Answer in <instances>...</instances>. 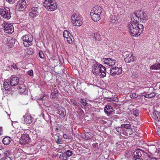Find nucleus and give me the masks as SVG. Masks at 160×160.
Here are the masks:
<instances>
[{
  "instance_id": "13d9d810",
  "label": "nucleus",
  "mask_w": 160,
  "mask_h": 160,
  "mask_svg": "<svg viewBox=\"0 0 160 160\" xmlns=\"http://www.w3.org/2000/svg\"><path fill=\"white\" fill-rule=\"evenodd\" d=\"M58 93V91H57L56 92H52V96H56V94Z\"/></svg>"
},
{
  "instance_id": "3c124183",
  "label": "nucleus",
  "mask_w": 160,
  "mask_h": 160,
  "mask_svg": "<svg viewBox=\"0 0 160 160\" xmlns=\"http://www.w3.org/2000/svg\"><path fill=\"white\" fill-rule=\"evenodd\" d=\"M1 160H12L11 158L8 156H6L2 158Z\"/></svg>"
},
{
  "instance_id": "2f4dec72",
  "label": "nucleus",
  "mask_w": 160,
  "mask_h": 160,
  "mask_svg": "<svg viewBox=\"0 0 160 160\" xmlns=\"http://www.w3.org/2000/svg\"><path fill=\"white\" fill-rule=\"evenodd\" d=\"M111 22L113 24H116L118 22L117 18L116 16H112L111 17Z\"/></svg>"
},
{
  "instance_id": "5701e85b",
  "label": "nucleus",
  "mask_w": 160,
  "mask_h": 160,
  "mask_svg": "<svg viewBox=\"0 0 160 160\" xmlns=\"http://www.w3.org/2000/svg\"><path fill=\"white\" fill-rule=\"evenodd\" d=\"M159 114L160 113L154 110L153 112L152 117L156 120L159 121L160 120V115H159Z\"/></svg>"
},
{
  "instance_id": "bf43d9fd",
  "label": "nucleus",
  "mask_w": 160,
  "mask_h": 160,
  "mask_svg": "<svg viewBox=\"0 0 160 160\" xmlns=\"http://www.w3.org/2000/svg\"><path fill=\"white\" fill-rule=\"evenodd\" d=\"M142 96H143L145 98H149V96L148 95V94L144 95H143Z\"/></svg>"
},
{
  "instance_id": "b1692460",
  "label": "nucleus",
  "mask_w": 160,
  "mask_h": 160,
  "mask_svg": "<svg viewBox=\"0 0 160 160\" xmlns=\"http://www.w3.org/2000/svg\"><path fill=\"white\" fill-rule=\"evenodd\" d=\"M72 22L73 26L78 27L81 26L82 24V22L79 18L78 19L72 20Z\"/></svg>"
},
{
  "instance_id": "a211bd4d",
  "label": "nucleus",
  "mask_w": 160,
  "mask_h": 160,
  "mask_svg": "<svg viewBox=\"0 0 160 160\" xmlns=\"http://www.w3.org/2000/svg\"><path fill=\"white\" fill-rule=\"evenodd\" d=\"M92 72L96 75H99L100 72V64H94L92 67Z\"/></svg>"
},
{
  "instance_id": "1a4fd4ad",
  "label": "nucleus",
  "mask_w": 160,
  "mask_h": 160,
  "mask_svg": "<svg viewBox=\"0 0 160 160\" xmlns=\"http://www.w3.org/2000/svg\"><path fill=\"white\" fill-rule=\"evenodd\" d=\"M27 7L26 2L24 0L19 1L16 6V8L19 9V10L23 11Z\"/></svg>"
},
{
  "instance_id": "c03bdc74",
  "label": "nucleus",
  "mask_w": 160,
  "mask_h": 160,
  "mask_svg": "<svg viewBox=\"0 0 160 160\" xmlns=\"http://www.w3.org/2000/svg\"><path fill=\"white\" fill-rule=\"evenodd\" d=\"M133 114L134 115L136 116H138L139 114V111L137 109L133 110Z\"/></svg>"
},
{
  "instance_id": "864d4df0",
  "label": "nucleus",
  "mask_w": 160,
  "mask_h": 160,
  "mask_svg": "<svg viewBox=\"0 0 160 160\" xmlns=\"http://www.w3.org/2000/svg\"><path fill=\"white\" fill-rule=\"evenodd\" d=\"M80 101L81 102L83 106H86L87 104V103L86 102V101L84 99H82Z\"/></svg>"
},
{
  "instance_id": "5fc2aeb1",
  "label": "nucleus",
  "mask_w": 160,
  "mask_h": 160,
  "mask_svg": "<svg viewBox=\"0 0 160 160\" xmlns=\"http://www.w3.org/2000/svg\"><path fill=\"white\" fill-rule=\"evenodd\" d=\"M70 102H71L74 105L76 106L77 105V104L76 103L75 101L73 99H70Z\"/></svg>"
},
{
  "instance_id": "ddd939ff",
  "label": "nucleus",
  "mask_w": 160,
  "mask_h": 160,
  "mask_svg": "<svg viewBox=\"0 0 160 160\" xmlns=\"http://www.w3.org/2000/svg\"><path fill=\"white\" fill-rule=\"evenodd\" d=\"M30 140V138L28 134H23L21 136V138L20 140V142L25 144V143H28Z\"/></svg>"
},
{
  "instance_id": "4c0bfd02",
  "label": "nucleus",
  "mask_w": 160,
  "mask_h": 160,
  "mask_svg": "<svg viewBox=\"0 0 160 160\" xmlns=\"http://www.w3.org/2000/svg\"><path fill=\"white\" fill-rule=\"evenodd\" d=\"M27 52L28 54H29L30 55H32L34 53V51L32 48H29L27 49Z\"/></svg>"
},
{
  "instance_id": "f704fd0d",
  "label": "nucleus",
  "mask_w": 160,
  "mask_h": 160,
  "mask_svg": "<svg viewBox=\"0 0 160 160\" xmlns=\"http://www.w3.org/2000/svg\"><path fill=\"white\" fill-rule=\"evenodd\" d=\"M122 126H123L124 127L127 129H130V130L131 131V132L132 133V130L131 129V124L129 123V124H123L122 125Z\"/></svg>"
},
{
  "instance_id": "f257e3e1",
  "label": "nucleus",
  "mask_w": 160,
  "mask_h": 160,
  "mask_svg": "<svg viewBox=\"0 0 160 160\" xmlns=\"http://www.w3.org/2000/svg\"><path fill=\"white\" fill-rule=\"evenodd\" d=\"M144 27L142 24L131 22L128 25V28L131 35L133 37L140 35L143 31Z\"/></svg>"
},
{
  "instance_id": "774afa93",
  "label": "nucleus",
  "mask_w": 160,
  "mask_h": 160,
  "mask_svg": "<svg viewBox=\"0 0 160 160\" xmlns=\"http://www.w3.org/2000/svg\"><path fill=\"white\" fill-rule=\"evenodd\" d=\"M135 160H143L142 158H136Z\"/></svg>"
},
{
  "instance_id": "f8f14e48",
  "label": "nucleus",
  "mask_w": 160,
  "mask_h": 160,
  "mask_svg": "<svg viewBox=\"0 0 160 160\" xmlns=\"http://www.w3.org/2000/svg\"><path fill=\"white\" fill-rule=\"evenodd\" d=\"M144 153V151L140 149H137L133 153V157L135 158H140Z\"/></svg>"
},
{
  "instance_id": "e2e57ef3",
  "label": "nucleus",
  "mask_w": 160,
  "mask_h": 160,
  "mask_svg": "<svg viewBox=\"0 0 160 160\" xmlns=\"http://www.w3.org/2000/svg\"><path fill=\"white\" fill-rule=\"evenodd\" d=\"M93 12H95L93 10V9H92L91 11V12H90V15H91H91H92V14H93L94 13Z\"/></svg>"
},
{
  "instance_id": "423d86ee",
  "label": "nucleus",
  "mask_w": 160,
  "mask_h": 160,
  "mask_svg": "<svg viewBox=\"0 0 160 160\" xmlns=\"http://www.w3.org/2000/svg\"><path fill=\"white\" fill-rule=\"evenodd\" d=\"M24 79L21 78H18L17 77H15L11 78L10 81V84L12 86H15L18 84L19 85L21 83H24Z\"/></svg>"
},
{
  "instance_id": "7c9ffc66",
  "label": "nucleus",
  "mask_w": 160,
  "mask_h": 160,
  "mask_svg": "<svg viewBox=\"0 0 160 160\" xmlns=\"http://www.w3.org/2000/svg\"><path fill=\"white\" fill-rule=\"evenodd\" d=\"M102 155L101 158L102 159H106L108 157V154L106 153V152L104 150H103L102 151V152L101 154V156Z\"/></svg>"
},
{
  "instance_id": "72a5a7b5",
  "label": "nucleus",
  "mask_w": 160,
  "mask_h": 160,
  "mask_svg": "<svg viewBox=\"0 0 160 160\" xmlns=\"http://www.w3.org/2000/svg\"><path fill=\"white\" fill-rule=\"evenodd\" d=\"M84 138L86 140H88L91 139L92 137V135H91V133L89 132L85 133L84 134Z\"/></svg>"
},
{
  "instance_id": "dca6fc26",
  "label": "nucleus",
  "mask_w": 160,
  "mask_h": 160,
  "mask_svg": "<svg viewBox=\"0 0 160 160\" xmlns=\"http://www.w3.org/2000/svg\"><path fill=\"white\" fill-rule=\"evenodd\" d=\"M24 122L25 124H30L33 121V118L30 115L26 114L23 116Z\"/></svg>"
},
{
  "instance_id": "393cba45",
  "label": "nucleus",
  "mask_w": 160,
  "mask_h": 160,
  "mask_svg": "<svg viewBox=\"0 0 160 160\" xmlns=\"http://www.w3.org/2000/svg\"><path fill=\"white\" fill-rule=\"evenodd\" d=\"M58 113L62 117H64L66 114V111L64 108L61 107L59 108Z\"/></svg>"
},
{
  "instance_id": "9d476101",
  "label": "nucleus",
  "mask_w": 160,
  "mask_h": 160,
  "mask_svg": "<svg viewBox=\"0 0 160 160\" xmlns=\"http://www.w3.org/2000/svg\"><path fill=\"white\" fill-rule=\"evenodd\" d=\"M102 61L104 64L112 66L114 65L116 63V60L111 58H105L102 59Z\"/></svg>"
},
{
  "instance_id": "aec40b11",
  "label": "nucleus",
  "mask_w": 160,
  "mask_h": 160,
  "mask_svg": "<svg viewBox=\"0 0 160 160\" xmlns=\"http://www.w3.org/2000/svg\"><path fill=\"white\" fill-rule=\"evenodd\" d=\"M131 22H134V23H138L137 22H139L138 20L140 21L138 14L137 15L135 13L132 14L131 16Z\"/></svg>"
},
{
  "instance_id": "69168bd1",
  "label": "nucleus",
  "mask_w": 160,
  "mask_h": 160,
  "mask_svg": "<svg viewBox=\"0 0 160 160\" xmlns=\"http://www.w3.org/2000/svg\"><path fill=\"white\" fill-rule=\"evenodd\" d=\"M38 100V101H43V99L42 98V97L39 98Z\"/></svg>"
},
{
  "instance_id": "bb28decb",
  "label": "nucleus",
  "mask_w": 160,
  "mask_h": 160,
  "mask_svg": "<svg viewBox=\"0 0 160 160\" xmlns=\"http://www.w3.org/2000/svg\"><path fill=\"white\" fill-rule=\"evenodd\" d=\"M101 77H104L106 75V69L105 67L101 64Z\"/></svg>"
},
{
  "instance_id": "0e129e2a",
  "label": "nucleus",
  "mask_w": 160,
  "mask_h": 160,
  "mask_svg": "<svg viewBox=\"0 0 160 160\" xmlns=\"http://www.w3.org/2000/svg\"><path fill=\"white\" fill-rule=\"evenodd\" d=\"M158 134L160 137V129L158 130Z\"/></svg>"
},
{
  "instance_id": "7ed1b4c3",
  "label": "nucleus",
  "mask_w": 160,
  "mask_h": 160,
  "mask_svg": "<svg viewBox=\"0 0 160 160\" xmlns=\"http://www.w3.org/2000/svg\"><path fill=\"white\" fill-rule=\"evenodd\" d=\"M23 44L26 47H28L32 44L33 40L32 36L30 34L25 35L22 37Z\"/></svg>"
},
{
  "instance_id": "39448f33",
  "label": "nucleus",
  "mask_w": 160,
  "mask_h": 160,
  "mask_svg": "<svg viewBox=\"0 0 160 160\" xmlns=\"http://www.w3.org/2000/svg\"><path fill=\"white\" fill-rule=\"evenodd\" d=\"M5 32L9 34L12 33L14 32V28L11 23L4 22L2 24Z\"/></svg>"
},
{
  "instance_id": "4be33fe9",
  "label": "nucleus",
  "mask_w": 160,
  "mask_h": 160,
  "mask_svg": "<svg viewBox=\"0 0 160 160\" xmlns=\"http://www.w3.org/2000/svg\"><path fill=\"white\" fill-rule=\"evenodd\" d=\"M11 85L10 84V82L5 81L4 82L3 87L4 88L5 90L7 91H10L11 90Z\"/></svg>"
},
{
  "instance_id": "603ef678",
  "label": "nucleus",
  "mask_w": 160,
  "mask_h": 160,
  "mask_svg": "<svg viewBox=\"0 0 160 160\" xmlns=\"http://www.w3.org/2000/svg\"><path fill=\"white\" fill-rule=\"evenodd\" d=\"M78 112L81 116L84 113V111L80 108L78 109Z\"/></svg>"
},
{
  "instance_id": "2eb2a0df",
  "label": "nucleus",
  "mask_w": 160,
  "mask_h": 160,
  "mask_svg": "<svg viewBox=\"0 0 160 160\" xmlns=\"http://www.w3.org/2000/svg\"><path fill=\"white\" fill-rule=\"evenodd\" d=\"M138 15L140 21L145 22L148 19V16L146 13L142 11H140L138 14Z\"/></svg>"
},
{
  "instance_id": "412c9836",
  "label": "nucleus",
  "mask_w": 160,
  "mask_h": 160,
  "mask_svg": "<svg viewBox=\"0 0 160 160\" xmlns=\"http://www.w3.org/2000/svg\"><path fill=\"white\" fill-rule=\"evenodd\" d=\"M91 15V18L94 22H97L100 20V13H95Z\"/></svg>"
},
{
  "instance_id": "9b49d317",
  "label": "nucleus",
  "mask_w": 160,
  "mask_h": 160,
  "mask_svg": "<svg viewBox=\"0 0 160 160\" xmlns=\"http://www.w3.org/2000/svg\"><path fill=\"white\" fill-rule=\"evenodd\" d=\"M104 112L108 116H110L115 113L112 107L110 105H107L105 107Z\"/></svg>"
},
{
  "instance_id": "37998d69",
  "label": "nucleus",
  "mask_w": 160,
  "mask_h": 160,
  "mask_svg": "<svg viewBox=\"0 0 160 160\" xmlns=\"http://www.w3.org/2000/svg\"><path fill=\"white\" fill-rule=\"evenodd\" d=\"M129 96L132 98H136L138 97V95L136 93H132L130 94Z\"/></svg>"
},
{
  "instance_id": "09e8293b",
  "label": "nucleus",
  "mask_w": 160,
  "mask_h": 160,
  "mask_svg": "<svg viewBox=\"0 0 160 160\" xmlns=\"http://www.w3.org/2000/svg\"><path fill=\"white\" fill-rule=\"evenodd\" d=\"M28 74L30 76H32L33 75V71L32 70H30L27 72Z\"/></svg>"
},
{
  "instance_id": "de8ad7c7",
  "label": "nucleus",
  "mask_w": 160,
  "mask_h": 160,
  "mask_svg": "<svg viewBox=\"0 0 160 160\" xmlns=\"http://www.w3.org/2000/svg\"><path fill=\"white\" fill-rule=\"evenodd\" d=\"M147 156L149 159H145L144 160H156L157 159V158H151L150 155H147Z\"/></svg>"
},
{
  "instance_id": "a18cd8bd",
  "label": "nucleus",
  "mask_w": 160,
  "mask_h": 160,
  "mask_svg": "<svg viewBox=\"0 0 160 160\" xmlns=\"http://www.w3.org/2000/svg\"><path fill=\"white\" fill-rule=\"evenodd\" d=\"M38 55L40 58L43 59L44 58V55L42 51H40L38 53Z\"/></svg>"
},
{
  "instance_id": "0eeeda50",
  "label": "nucleus",
  "mask_w": 160,
  "mask_h": 160,
  "mask_svg": "<svg viewBox=\"0 0 160 160\" xmlns=\"http://www.w3.org/2000/svg\"><path fill=\"white\" fill-rule=\"evenodd\" d=\"M40 12V8L35 7H32L29 10L30 16L34 18L39 15Z\"/></svg>"
},
{
  "instance_id": "20e7f679",
  "label": "nucleus",
  "mask_w": 160,
  "mask_h": 160,
  "mask_svg": "<svg viewBox=\"0 0 160 160\" xmlns=\"http://www.w3.org/2000/svg\"><path fill=\"white\" fill-rule=\"evenodd\" d=\"M11 14L9 8H4L0 9V14L3 18L9 19L11 17Z\"/></svg>"
},
{
  "instance_id": "473e14b6",
  "label": "nucleus",
  "mask_w": 160,
  "mask_h": 160,
  "mask_svg": "<svg viewBox=\"0 0 160 160\" xmlns=\"http://www.w3.org/2000/svg\"><path fill=\"white\" fill-rule=\"evenodd\" d=\"M59 158L62 160H68V157L64 153L61 154L59 156Z\"/></svg>"
},
{
  "instance_id": "c756f323",
  "label": "nucleus",
  "mask_w": 160,
  "mask_h": 160,
  "mask_svg": "<svg viewBox=\"0 0 160 160\" xmlns=\"http://www.w3.org/2000/svg\"><path fill=\"white\" fill-rule=\"evenodd\" d=\"M63 36L64 38H67L68 37L71 36L72 37V35L67 30H65L63 32Z\"/></svg>"
},
{
  "instance_id": "6e6d98bb",
  "label": "nucleus",
  "mask_w": 160,
  "mask_h": 160,
  "mask_svg": "<svg viewBox=\"0 0 160 160\" xmlns=\"http://www.w3.org/2000/svg\"><path fill=\"white\" fill-rule=\"evenodd\" d=\"M10 3L12 4L15 2V1L17 0H6Z\"/></svg>"
},
{
  "instance_id": "4468645a",
  "label": "nucleus",
  "mask_w": 160,
  "mask_h": 160,
  "mask_svg": "<svg viewBox=\"0 0 160 160\" xmlns=\"http://www.w3.org/2000/svg\"><path fill=\"white\" fill-rule=\"evenodd\" d=\"M23 83H21L19 84L17 88V90L18 92L20 94H26L27 92H26L27 90V87Z\"/></svg>"
},
{
  "instance_id": "f3484780",
  "label": "nucleus",
  "mask_w": 160,
  "mask_h": 160,
  "mask_svg": "<svg viewBox=\"0 0 160 160\" xmlns=\"http://www.w3.org/2000/svg\"><path fill=\"white\" fill-rule=\"evenodd\" d=\"M92 72L96 75H99L100 72V64H94L92 67Z\"/></svg>"
},
{
  "instance_id": "79ce46f5",
  "label": "nucleus",
  "mask_w": 160,
  "mask_h": 160,
  "mask_svg": "<svg viewBox=\"0 0 160 160\" xmlns=\"http://www.w3.org/2000/svg\"><path fill=\"white\" fill-rule=\"evenodd\" d=\"M116 131L119 133H121L122 132V128L121 127H118L116 128Z\"/></svg>"
},
{
  "instance_id": "052dcab7",
  "label": "nucleus",
  "mask_w": 160,
  "mask_h": 160,
  "mask_svg": "<svg viewBox=\"0 0 160 160\" xmlns=\"http://www.w3.org/2000/svg\"><path fill=\"white\" fill-rule=\"evenodd\" d=\"M151 93L152 95V97H154L156 95V93L155 92H151Z\"/></svg>"
},
{
  "instance_id": "49530a36",
  "label": "nucleus",
  "mask_w": 160,
  "mask_h": 160,
  "mask_svg": "<svg viewBox=\"0 0 160 160\" xmlns=\"http://www.w3.org/2000/svg\"><path fill=\"white\" fill-rule=\"evenodd\" d=\"M11 67H12L13 68H14L15 70H18V63L17 64H14L13 63L12 65H11Z\"/></svg>"
},
{
  "instance_id": "4d7b16f0",
  "label": "nucleus",
  "mask_w": 160,
  "mask_h": 160,
  "mask_svg": "<svg viewBox=\"0 0 160 160\" xmlns=\"http://www.w3.org/2000/svg\"><path fill=\"white\" fill-rule=\"evenodd\" d=\"M63 138L65 139H69V136L66 134H64L63 135Z\"/></svg>"
},
{
  "instance_id": "c85d7f7f",
  "label": "nucleus",
  "mask_w": 160,
  "mask_h": 160,
  "mask_svg": "<svg viewBox=\"0 0 160 160\" xmlns=\"http://www.w3.org/2000/svg\"><path fill=\"white\" fill-rule=\"evenodd\" d=\"M160 68V63H156L152 65L150 67V69L152 70H157Z\"/></svg>"
},
{
  "instance_id": "680f3d73",
  "label": "nucleus",
  "mask_w": 160,
  "mask_h": 160,
  "mask_svg": "<svg viewBox=\"0 0 160 160\" xmlns=\"http://www.w3.org/2000/svg\"><path fill=\"white\" fill-rule=\"evenodd\" d=\"M93 145L96 148L97 147L98 148V143H96L93 144Z\"/></svg>"
},
{
  "instance_id": "8fccbe9b",
  "label": "nucleus",
  "mask_w": 160,
  "mask_h": 160,
  "mask_svg": "<svg viewBox=\"0 0 160 160\" xmlns=\"http://www.w3.org/2000/svg\"><path fill=\"white\" fill-rule=\"evenodd\" d=\"M11 152L9 151H6L4 152V154L6 156H8L10 155L11 153Z\"/></svg>"
},
{
  "instance_id": "58836bf2",
  "label": "nucleus",
  "mask_w": 160,
  "mask_h": 160,
  "mask_svg": "<svg viewBox=\"0 0 160 160\" xmlns=\"http://www.w3.org/2000/svg\"><path fill=\"white\" fill-rule=\"evenodd\" d=\"M131 153L128 151H126L124 157L125 158H128L131 156Z\"/></svg>"
},
{
  "instance_id": "a878e982",
  "label": "nucleus",
  "mask_w": 160,
  "mask_h": 160,
  "mask_svg": "<svg viewBox=\"0 0 160 160\" xmlns=\"http://www.w3.org/2000/svg\"><path fill=\"white\" fill-rule=\"evenodd\" d=\"M11 141V138L9 137H6L3 138L2 142L4 145L8 144Z\"/></svg>"
},
{
  "instance_id": "338daca9",
  "label": "nucleus",
  "mask_w": 160,
  "mask_h": 160,
  "mask_svg": "<svg viewBox=\"0 0 160 160\" xmlns=\"http://www.w3.org/2000/svg\"><path fill=\"white\" fill-rule=\"evenodd\" d=\"M100 122H101V123H106V121H103V120H101V121H100Z\"/></svg>"
},
{
  "instance_id": "ea45409f",
  "label": "nucleus",
  "mask_w": 160,
  "mask_h": 160,
  "mask_svg": "<svg viewBox=\"0 0 160 160\" xmlns=\"http://www.w3.org/2000/svg\"><path fill=\"white\" fill-rule=\"evenodd\" d=\"M73 38V36L72 35V37L71 36L68 37V38H66L67 39V41L70 44H71L72 43V38Z\"/></svg>"
},
{
  "instance_id": "6ab92c4d",
  "label": "nucleus",
  "mask_w": 160,
  "mask_h": 160,
  "mask_svg": "<svg viewBox=\"0 0 160 160\" xmlns=\"http://www.w3.org/2000/svg\"><path fill=\"white\" fill-rule=\"evenodd\" d=\"M135 58L132 54H129L126 58H125L124 60L126 63H130L133 62L135 60Z\"/></svg>"
},
{
  "instance_id": "e433bc0d",
  "label": "nucleus",
  "mask_w": 160,
  "mask_h": 160,
  "mask_svg": "<svg viewBox=\"0 0 160 160\" xmlns=\"http://www.w3.org/2000/svg\"><path fill=\"white\" fill-rule=\"evenodd\" d=\"M99 7L98 6H95L93 8V10L94 11V12L95 13H100L99 12L100 11V10L99 9Z\"/></svg>"
},
{
  "instance_id": "6e6552de",
  "label": "nucleus",
  "mask_w": 160,
  "mask_h": 160,
  "mask_svg": "<svg viewBox=\"0 0 160 160\" xmlns=\"http://www.w3.org/2000/svg\"><path fill=\"white\" fill-rule=\"evenodd\" d=\"M122 69L116 67H114L109 71L110 74L112 76L119 75L122 73Z\"/></svg>"
},
{
  "instance_id": "cd10ccee",
  "label": "nucleus",
  "mask_w": 160,
  "mask_h": 160,
  "mask_svg": "<svg viewBox=\"0 0 160 160\" xmlns=\"http://www.w3.org/2000/svg\"><path fill=\"white\" fill-rule=\"evenodd\" d=\"M109 99V101L111 102H118V99L117 95H114L112 98H108Z\"/></svg>"
},
{
  "instance_id": "c9c22d12",
  "label": "nucleus",
  "mask_w": 160,
  "mask_h": 160,
  "mask_svg": "<svg viewBox=\"0 0 160 160\" xmlns=\"http://www.w3.org/2000/svg\"><path fill=\"white\" fill-rule=\"evenodd\" d=\"M65 153L68 157H69L72 155L73 153L71 151L68 150L66 151Z\"/></svg>"
},
{
  "instance_id": "f03ea898",
  "label": "nucleus",
  "mask_w": 160,
  "mask_h": 160,
  "mask_svg": "<svg viewBox=\"0 0 160 160\" xmlns=\"http://www.w3.org/2000/svg\"><path fill=\"white\" fill-rule=\"evenodd\" d=\"M43 6L47 10L50 11H53L57 8L55 0H45Z\"/></svg>"
},
{
  "instance_id": "a19ab883",
  "label": "nucleus",
  "mask_w": 160,
  "mask_h": 160,
  "mask_svg": "<svg viewBox=\"0 0 160 160\" xmlns=\"http://www.w3.org/2000/svg\"><path fill=\"white\" fill-rule=\"evenodd\" d=\"M78 18H79V19H80L79 16L78 15H77L76 14H73L72 17V20H75V19H78Z\"/></svg>"
}]
</instances>
